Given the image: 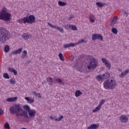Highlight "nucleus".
Returning a JSON list of instances; mask_svg holds the SVG:
<instances>
[{"label":"nucleus","instance_id":"nucleus-1","mask_svg":"<svg viewBox=\"0 0 129 129\" xmlns=\"http://www.w3.org/2000/svg\"><path fill=\"white\" fill-rule=\"evenodd\" d=\"M87 62L84 66L79 65L77 67V70L80 72L82 71H86V72H89L91 69H94L97 67L98 62L97 60L92 56H89L87 59Z\"/></svg>","mask_w":129,"mask_h":129},{"label":"nucleus","instance_id":"nucleus-2","mask_svg":"<svg viewBox=\"0 0 129 129\" xmlns=\"http://www.w3.org/2000/svg\"><path fill=\"white\" fill-rule=\"evenodd\" d=\"M10 111L12 114H16L17 116H23L25 118H28V112L24 110L20 104H15L12 106L10 108Z\"/></svg>","mask_w":129,"mask_h":129},{"label":"nucleus","instance_id":"nucleus-3","mask_svg":"<svg viewBox=\"0 0 129 129\" xmlns=\"http://www.w3.org/2000/svg\"><path fill=\"white\" fill-rule=\"evenodd\" d=\"M117 86V82L114 79H109L103 83V87L107 90H112L115 89Z\"/></svg>","mask_w":129,"mask_h":129},{"label":"nucleus","instance_id":"nucleus-4","mask_svg":"<svg viewBox=\"0 0 129 129\" xmlns=\"http://www.w3.org/2000/svg\"><path fill=\"white\" fill-rule=\"evenodd\" d=\"M0 20L5 22H10L12 20V14L8 12V9L4 7L0 11Z\"/></svg>","mask_w":129,"mask_h":129},{"label":"nucleus","instance_id":"nucleus-5","mask_svg":"<svg viewBox=\"0 0 129 129\" xmlns=\"http://www.w3.org/2000/svg\"><path fill=\"white\" fill-rule=\"evenodd\" d=\"M9 40V32L7 30L3 27H0V42L1 43H6Z\"/></svg>","mask_w":129,"mask_h":129},{"label":"nucleus","instance_id":"nucleus-6","mask_svg":"<svg viewBox=\"0 0 129 129\" xmlns=\"http://www.w3.org/2000/svg\"><path fill=\"white\" fill-rule=\"evenodd\" d=\"M25 21L27 24H33L35 23V20H36V17L33 15H30L28 17H25Z\"/></svg>","mask_w":129,"mask_h":129},{"label":"nucleus","instance_id":"nucleus-7","mask_svg":"<svg viewBox=\"0 0 129 129\" xmlns=\"http://www.w3.org/2000/svg\"><path fill=\"white\" fill-rule=\"evenodd\" d=\"M92 39L93 41H95V40L102 41L103 40V37H102L101 34L94 33L92 35Z\"/></svg>","mask_w":129,"mask_h":129},{"label":"nucleus","instance_id":"nucleus-8","mask_svg":"<svg viewBox=\"0 0 129 129\" xmlns=\"http://www.w3.org/2000/svg\"><path fill=\"white\" fill-rule=\"evenodd\" d=\"M101 60L107 68H108V69H110V68H111V63H110V62H109L108 60L103 57L101 58Z\"/></svg>","mask_w":129,"mask_h":129},{"label":"nucleus","instance_id":"nucleus-9","mask_svg":"<svg viewBox=\"0 0 129 129\" xmlns=\"http://www.w3.org/2000/svg\"><path fill=\"white\" fill-rule=\"evenodd\" d=\"M47 24H48V26L49 27H50L51 28H53V29H56L57 30V31H58L59 32V33H61L62 34H63V33H64V29H63V28H62L61 27L54 26L49 22Z\"/></svg>","mask_w":129,"mask_h":129},{"label":"nucleus","instance_id":"nucleus-10","mask_svg":"<svg viewBox=\"0 0 129 129\" xmlns=\"http://www.w3.org/2000/svg\"><path fill=\"white\" fill-rule=\"evenodd\" d=\"M119 120L122 123H126L128 121V117L126 115H121L119 117Z\"/></svg>","mask_w":129,"mask_h":129},{"label":"nucleus","instance_id":"nucleus-11","mask_svg":"<svg viewBox=\"0 0 129 129\" xmlns=\"http://www.w3.org/2000/svg\"><path fill=\"white\" fill-rule=\"evenodd\" d=\"M35 115H36V110H35L34 109H31L28 111V118H32L33 117H34Z\"/></svg>","mask_w":129,"mask_h":129},{"label":"nucleus","instance_id":"nucleus-12","mask_svg":"<svg viewBox=\"0 0 129 129\" xmlns=\"http://www.w3.org/2000/svg\"><path fill=\"white\" fill-rule=\"evenodd\" d=\"M117 20H118V17L117 16H115L113 17L111 19V20L110 21V26H111V27H114V25L116 24V22H117Z\"/></svg>","mask_w":129,"mask_h":129},{"label":"nucleus","instance_id":"nucleus-13","mask_svg":"<svg viewBox=\"0 0 129 129\" xmlns=\"http://www.w3.org/2000/svg\"><path fill=\"white\" fill-rule=\"evenodd\" d=\"M25 99L29 104H32V103L35 102V99L33 97H25Z\"/></svg>","mask_w":129,"mask_h":129},{"label":"nucleus","instance_id":"nucleus-14","mask_svg":"<svg viewBox=\"0 0 129 129\" xmlns=\"http://www.w3.org/2000/svg\"><path fill=\"white\" fill-rule=\"evenodd\" d=\"M22 51H23V48H20L18 49H17L16 50H14L12 51L10 55H17V54H21L22 53Z\"/></svg>","mask_w":129,"mask_h":129},{"label":"nucleus","instance_id":"nucleus-15","mask_svg":"<svg viewBox=\"0 0 129 129\" xmlns=\"http://www.w3.org/2000/svg\"><path fill=\"white\" fill-rule=\"evenodd\" d=\"M99 127V124H92L87 127V129H97Z\"/></svg>","mask_w":129,"mask_h":129},{"label":"nucleus","instance_id":"nucleus-16","mask_svg":"<svg viewBox=\"0 0 129 129\" xmlns=\"http://www.w3.org/2000/svg\"><path fill=\"white\" fill-rule=\"evenodd\" d=\"M18 100V97H15L12 98H8L6 100V101L8 102H15V101H17Z\"/></svg>","mask_w":129,"mask_h":129},{"label":"nucleus","instance_id":"nucleus-17","mask_svg":"<svg viewBox=\"0 0 129 129\" xmlns=\"http://www.w3.org/2000/svg\"><path fill=\"white\" fill-rule=\"evenodd\" d=\"M22 38H23L24 40H29V39L32 38V35L30 34L25 33L22 35Z\"/></svg>","mask_w":129,"mask_h":129},{"label":"nucleus","instance_id":"nucleus-18","mask_svg":"<svg viewBox=\"0 0 129 129\" xmlns=\"http://www.w3.org/2000/svg\"><path fill=\"white\" fill-rule=\"evenodd\" d=\"M75 46H76V44H75V43H73L64 44L63 45V48L66 49L67 48H69L70 47H75Z\"/></svg>","mask_w":129,"mask_h":129},{"label":"nucleus","instance_id":"nucleus-19","mask_svg":"<svg viewBox=\"0 0 129 129\" xmlns=\"http://www.w3.org/2000/svg\"><path fill=\"white\" fill-rule=\"evenodd\" d=\"M129 73V69L125 70L124 72H122L120 75H119V77L121 78H123L124 77L126 74H128Z\"/></svg>","mask_w":129,"mask_h":129},{"label":"nucleus","instance_id":"nucleus-20","mask_svg":"<svg viewBox=\"0 0 129 129\" xmlns=\"http://www.w3.org/2000/svg\"><path fill=\"white\" fill-rule=\"evenodd\" d=\"M103 77V79L105 80V79H108L109 77H110V74L109 73L106 72L102 75Z\"/></svg>","mask_w":129,"mask_h":129},{"label":"nucleus","instance_id":"nucleus-21","mask_svg":"<svg viewBox=\"0 0 129 129\" xmlns=\"http://www.w3.org/2000/svg\"><path fill=\"white\" fill-rule=\"evenodd\" d=\"M89 18L90 23H94L95 22V16L93 14H90L89 16Z\"/></svg>","mask_w":129,"mask_h":129},{"label":"nucleus","instance_id":"nucleus-22","mask_svg":"<svg viewBox=\"0 0 129 129\" xmlns=\"http://www.w3.org/2000/svg\"><path fill=\"white\" fill-rule=\"evenodd\" d=\"M9 71L10 72H12V73H14V75H18V71L14 69L13 68H8Z\"/></svg>","mask_w":129,"mask_h":129},{"label":"nucleus","instance_id":"nucleus-23","mask_svg":"<svg viewBox=\"0 0 129 129\" xmlns=\"http://www.w3.org/2000/svg\"><path fill=\"white\" fill-rule=\"evenodd\" d=\"M18 23L19 24H27V21L26 20V17H24L23 19H19V20L17 21Z\"/></svg>","mask_w":129,"mask_h":129},{"label":"nucleus","instance_id":"nucleus-24","mask_svg":"<svg viewBox=\"0 0 129 129\" xmlns=\"http://www.w3.org/2000/svg\"><path fill=\"white\" fill-rule=\"evenodd\" d=\"M97 80L98 81H104V80H103V78L102 77V75H101V74H99L98 75H97L96 77Z\"/></svg>","mask_w":129,"mask_h":129},{"label":"nucleus","instance_id":"nucleus-25","mask_svg":"<svg viewBox=\"0 0 129 129\" xmlns=\"http://www.w3.org/2000/svg\"><path fill=\"white\" fill-rule=\"evenodd\" d=\"M96 5L98 8H102L104 6H105V3L101 2H96Z\"/></svg>","mask_w":129,"mask_h":129},{"label":"nucleus","instance_id":"nucleus-26","mask_svg":"<svg viewBox=\"0 0 129 129\" xmlns=\"http://www.w3.org/2000/svg\"><path fill=\"white\" fill-rule=\"evenodd\" d=\"M27 54H28V51H27V50H23L21 58H22V59H25V58L27 57Z\"/></svg>","mask_w":129,"mask_h":129},{"label":"nucleus","instance_id":"nucleus-27","mask_svg":"<svg viewBox=\"0 0 129 129\" xmlns=\"http://www.w3.org/2000/svg\"><path fill=\"white\" fill-rule=\"evenodd\" d=\"M80 95H82V93L81 92V91H80L79 90H77L75 92L76 97H79V96H80Z\"/></svg>","mask_w":129,"mask_h":129},{"label":"nucleus","instance_id":"nucleus-28","mask_svg":"<svg viewBox=\"0 0 129 129\" xmlns=\"http://www.w3.org/2000/svg\"><path fill=\"white\" fill-rule=\"evenodd\" d=\"M58 6H60V7H65V6H67V4L65 2H63L61 1H59L58 2Z\"/></svg>","mask_w":129,"mask_h":129},{"label":"nucleus","instance_id":"nucleus-29","mask_svg":"<svg viewBox=\"0 0 129 129\" xmlns=\"http://www.w3.org/2000/svg\"><path fill=\"white\" fill-rule=\"evenodd\" d=\"M9 51H10V46H9L8 45H5L4 47V52L5 53H8Z\"/></svg>","mask_w":129,"mask_h":129},{"label":"nucleus","instance_id":"nucleus-30","mask_svg":"<svg viewBox=\"0 0 129 129\" xmlns=\"http://www.w3.org/2000/svg\"><path fill=\"white\" fill-rule=\"evenodd\" d=\"M47 81L49 83L50 85H52V83H53V78L51 77H48L47 79Z\"/></svg>","mask_w":129,"mask_h":129},{"label":"nucleus","instance_id":"nucleus-31","mask_svg":"<svg viewBox=\"0 0 129 129\" xmlns=\"http://www.w3.org/2000/svg\"><path fill=\"white\" fill-rule=\"evenodd\" d=\"M101 106L99 105H98L93 110V112H97L99 110H100Z\"/></svg>","mask_w":129,"mask_h":129},{"label":"nucleus","instance_id":"nucleus-32","mask_svg":"<svg viewBox=\"0 0 129 129\" xmlns=\"http://www.w3.org/2000/svg\"><path fill=\"white\" fill-rule=\"evenodd\" d=\"M54 80L59 84H63V82L62 81V80H61V79L56 78Z\"/></svg>","mask_w":129,"mask_h":129},{"label":"nucleus","instance_id":"nucleus-33","mask_svg":"<svg viewBox=\"0 0 129 129\" xmlns=\"http://www.w3.org/2000/svg\"><path fill=\"white\" fill-rule=\"evenodd\" d=\"M58 57L60 60H61V61H65V59H64V56H63V54H62V53H60L58 54Z\"/></svg>","mask_w":129,"mask_h":129},{"label":"nucleus","instance_id":"nucleus-34","mask_svg":"<svg viewBox=\"0 0 129 129\" xmlns=\"http://www.w3.org/2000/svg\"><path fill=\"white\" fill-rule=\"evenodd\" d=\"M4 78H5V79H10V76H9V74L8 73H4L3 75Z\"/></svg>","mask_w":129,"mask_h":129},{"label":"nucleus","instance_id":"nucleus-35","mask_svg":"<svg viewBox=\"0 0 129 129\" xmlns=\"http://www.w3.org/2000/svg\"><path fill=\"white\" fill-rule=\"evenodd\" d=\"M81 43H85V40L84 39L79 40L77 43H74L76 46H77L79 44H81Z\"/></svg>","mask_w":129,"mask_h":129},{"label":"nucleus","instance_id":"nucleus-36","mask_svg":"<svg viewBox=\"0 0 129 129\" xmlns=\"http://www.w3.org/2000/svg\"><path fill=\"white\" fill-rule=\"evenodd\" d=\"M63 119V115H60L59 117L55 118L56 121H61Z\"/></svg>","mask_w":129,"mask_h":129},{"label":"nucleus","instance_id":"nucleus-37","mask_svg":"<svg viewBox=\"0 0 129 129\" xmlns=\"http://www.w3.org/2000/svg\"><path fill=\"white\" fill-rule=\"evenodd\" d=\"M23 108L24 109H25V110H27V111H29V110H30V107L29 106V105H25L23 106Z\"/></svg>","mask_w":129,"mask_h":129},{"label":"nucleus","instance_id":"nucleus-38","mask_svg":"<svg viewBox=\"0 0 129 129\" xmlns=\"http://www.w3.org/2000/svg\"><path fill=\"white\" fill-rule=\"evenodd\" d=\"M5 128L7 129H10L11 127L10 126V124L8 122H6L4 125Z\"/></svg>","mask_w":129,"mask_h":129},{"label":"nucleus","instance_id":"nucleus-39","mask_svg":"<svg viewBox=\"0 0 129 129\" xmlns=\"http://www.w3.org/2000/svg\"><path fill=\"white\" fill-rule=\"evenodd\" d=\"M112 32L113 34L116 35V34H117V29L115 28H112Z\"/></svg>","mask_w":129,"mask_h":129},{"label":"nucleus","instance_id":"nucleus-40","mask_svg":"<svg viewBox=\"0 0 129 129\" xmlns=\"http://www.w3.org/2000/svg\"><path fill=\"white\" fill-rule=\"evenodd\" d=\"M16 84V80H15V79H11L10 80V84H11L12 85H14V84Z\"/></svg>","mask_w":129,"mask_h":129},{"label":"nucleus","instance_id":"nucleus-41","mask_svg":"<svg viewBox=\"0 0 129 129\" xmlns=\"http://www.w3.org/2000/svg\"><path fill=\"white\" fill-rule=\"evenodd\" d=\"M73 25H66L65 26V28H66V29H68V28H69V29H70V30H71V29H72V27H73Z\"/></svg>","mask_w":129,"mask_h":129},{"label":"nucleus","instance_id":"nucleus-42","mask_svg":"<svg viewBox=\"0 0 129 129\" xmlns=\"http://www.w3.org/2000/svg\"><path fill=\"white\" fill-rule=\"evenodd\" d=\"M104 102H105V100H104V99L101 100L98 105L101 107V105H102V104H104Z\"/></svg>","mask_w":129,"mask_h":129},{"label":"nucleus","instance_id":"nucleus-43","mask_svg":"<svg viewBox=\"0 0 129 129\" xmlns=\"http://www.w3.org/2000/svg\"><path fill=\"white\" fill-rule=\"evenodd\" d=\"M71 30H72L73 31H77L78 29H77V27H76V26L73 25Z\"/></svg>","mask_w":129,"mask_h":129},{"label":"nucleus","instance_id":"nucleus-44","mask_svg":"<svg viewBox=\"0 0 129 129\" xmlns=\"http://www.w3.org/2000/svg\"><path fill=\"white\" fill-rule=\"evenodd\" d=\"M56 117H55V116L53 117V116H52V115L49 116V118L52 119V120H56Z\"/></svg>","mask_w":129,"mask_h":129},{"label":"nucleus","instance_id":"nucleus-45","mask_svg":"<svg viewBox=\"0 0 129 129\" xmlns=\"http://www.w3.org/2000/svg\"><path fill=\"white\" fill-rule=\"evenodd\" d=\"M73 60H74V56L72 55L70 57V61H73Z\"/></svg>","mask_w":129,"mask_h":129},{"label":"nucleus","instance_id":"nucleus-46","mask_svg":"<svg viewBox=\"0 0 129 129\" xmlns=\"http://www.w3.org/2000/svg\"><path fill=\"white\" fill-rule=\"evenodd\" d=\"M73 18H74V15H70L69 18V21H71V19H73Z\"/></svg>","mask_w":129,"mask_h":129},{"label":"nucleus","instance_id":"nucleus-47","mask_svg":"<svg viewBox=\"0 0 129 129\" xmlns=\"http://www.w3.org/2000/svg\"><path fill=\"white\" fill-rule=\"evenodd\" d=\"M2 114H4V110L0 108V115H2Z\"/></svg>","mask_w":129,"mask_h":129},{"label":"nucleus","instance_id":"nucleus-48","mask_svg":"<svg viewBox=\"0 0 129 129\" xmlns=\"http://www.w3.org/2000/svg\"><path fill=\"white\" fill-rule=\"evenodd\" d=\"M38 98H42V96H41V94L40 93H38Z\"/></svg>","mask_w":129,"mask_h":129},{"label":"nucleus","instance_id":"nucleus-49","mask_svg":"<svg viewBox=\"0 0 129 129\" xmlns=\"http://www.w3.org/2000/svg\"><path fill=\"white\" fill-rule=\"evenodd\" d=\"M123 13L124 15H127V12H126L125 11H124Z\"/></svg>","mask_w":129,"mask_h":129},{"label":"nucleus","instance_id":"nucleus-50","mask_svg":"<svg viewBox=\"0 0 129 129\" xmlns=\"http://www.w3.org/2000/svg\"><path fill=\"white\" fill-rule=\"evenodd\" d=\"M36 92H35V91H33L32 92V94H33V95H35V94H36Z\"/></svg>","mask_w":129,"mask_h":129},{"label":"nucleus","instance_id":"nucleus-51","mask_svg":"<svg viewBox=\"0 0 129 129\" xmlns=\"http://www.w3.org/2000/svg\"><path fill=\"white\" fill-rule=\"evenodd\" d=\"M38 94L37 93H36V94H35V96H38Z\"/></svg>","mask_w":129,"mask_h":129},{"label":"nucleus","instance_id":"nucleus-52","mask_svg":"<svg viewBox=\"0 0 129 129\" xmlns=\"http://www.w3.org/2000/svg\"><path fill=\"white\" fill-rule=\"evenodd\" d=\"M30 62H31V60H29L27 61V63H30Z\"/></svg>","mask_w":129,"mask_h":129}]
</instances>
